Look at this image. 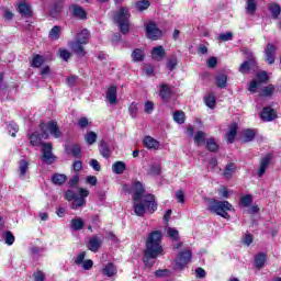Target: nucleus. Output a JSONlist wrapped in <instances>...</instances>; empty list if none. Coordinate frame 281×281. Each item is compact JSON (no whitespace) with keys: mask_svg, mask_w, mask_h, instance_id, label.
<instances>
[{"mask_svg":"<svg viewBox=\"0 0 281 281\" xmlns=\"http://www.w3.org/2000/svg\"><path fill=\"white\" fill-rule=\"evenodd\" d=\"M132 190L134 192L133 201L134 213L136 214V216H144V214H146V210L150 214L157 212V202H155V195H144V184H142V182H134Z\"/></svg>","mask_w":281,"mask_h":281,"instance_id":"f257e3e1","label":"nucleus"},{"mask_svg":"<svg viewBox=\"0 0 281 281\" xmlns=\"http://www.w3.org/2000/svg\"><path fill=\"white\" fill-rule=\"evenodd\" d=\"M161 238L162 235L159 231H155L148 235L145 250L146 258H157V256H161V254H164Z\"/></svg>","mask_w":281,"mask_h":281,"instance_id":"f03ea898","label":"nucleus"},{"mask_svg":"<svg viewBox=\"0 0 281 281\" xmlns=\"http://www.w3.org/2000/svg\"><path fill=\"white\" fill-rule=\"evenodd\" d=\"M114 22L120 27L122 34H128L131 30V11H128V8L121 7L114 14Z\"/></svg>","mask_w":281,"mask_h":281,"instance_id":"7ed1b4c3","label":"nucleus"},{"mask_svg":"<svg viewBox=\"0 0 281 281\" xmlns=\"http://www.w3.org/2000/svg\"><path fill=\"white\" fill-rule=\"evenodd\" d=\"M78 194L76 192L68 190L65 193L66 201H74L71 203V210H78V207H85L87 205V196H89V190L79 188L78 189Z\"/></svg>","mask_w":281,"mask_h":281,"instance_id":"20e7f679","label":"nucleus"},{"mask_svg":"<svg viewBox=\"0 0 281 281\" xmlns=\"http://www.w3.org/2000/svg\"><path fill=\"white\" fill-rule=\"evenodd\" d=\"M90 36L91 33L87 29H83L79 34H77L76 41L69 44L72 52L78 54V56H85L87 53L85 52L83 45L89 43Z\"/></svg>","mask_w":281,"mask_h":281,"instance_id":"39448f33","label":"nucleus"},{"mask_svg":"<svg viewBox=\"0 0 281 281\" xmlns=\"http://www.w3.org/2000/svg\"><path fill=\"white\" fill-rule=\"evenodd\" d=\"M209 210L217 214V216H222V218L229 220V213L227 212H232L233 206L227 201L210 200Z\"/></svg>","mask_w":281,"mask_h":281,"instance_id":"423d86ee","label":"nucleus"},{"mask_svg":"<svg viewBox=\"0 0 281 281\" xmlns=\"http://www.w3.org/2000/svg\"><path fill=\"white\" fill-rule=\"evenodd\" d=\"M55 137V139H58L63 135L60 132V128H58V124L54 121L48 122L47 124H42V137L43 139H47V137Z\"/></svg>","mask_w":281,"mask_h":281,"instance_id":"0eeeda50","label":"nucleus"},{"mask_svg":"<svg viewBox=\"0 0 281 281\" xmlns=\"http://www.w3.org/2000/svg\"><path fill=\"white\" fill-rule=\"evenodd\" d=\"M146 36L150 41H159V38H161L162 36V32L161 30H159V27H157V24H155V22H149L146 25Z\"/></svg>","mask_w":281,"mask_h":281,"instance_id":"6e6552de","label":"nucleus"},{"mask_svg":"<svg viewBox=\"0 0 281 281\" xmlns=\"http://www.w3.org/2000/svg\"><path fill=\"white\" fill-rule=\"evenodd\" d=\"M244 54L248 55L249 60H246L240 65L239 71L240 74H248L250 69L256 68V58H254V55H251L249 49H244Z\"/></svg>","mask_w":281,"mask_h":281,"instance_id":"1a4fd4ad","label":"nucleus"},{"mask_svg":"<svg viewBox=\"0 0 281 281\" xmlns=\"http://www.w3.org/2000/svg\"><path fill=\"white\" fill-rule=\"evenodd\" d=\"M190 260H192V251H190V249H186L184 251L180 252L176 258L177 269H181L182 267H186V265H188Z\"/></svg>","mask_w":281,"mask_h":281,"instance_id":"9d476101","label":"nucleus"},{"mask_svg":"<svg viewBox=\"0 0 281 281\" xmlns=\"http://www.w3.org/2000/svg\"><path fill=\"white\" fill-rule=\"evenodd\" d=\"M42 151H43L42 159H43L44 164H47L48 166L54 164L56 157L54 156V154H52V144L44 143Z\"/></svg>","mask_w":281,"mask_h":281,"instance_id":"9b49d317","label":"nucleus"},{"mask_svg":"<svg viewBox=\"0 0 281 281\" xmlns=\"http://www.w3.org/2000/svg\"><path fill=\"white\" fill-rule=\"evenodd\" d=\"M103 240H104V237L92 236L89 238L87 247L90 251H93L94 254H97V251H99L100 248L102 247Z\"/></svg>","mask_w":281,"mask_h":281,"instance_id":"f8f14e48","label":"nucleus"},{"mask_svg":"<svg viewBox=\"0 0 281 281\" xmlns=\"http://www.w3.org/2000/svg\"><path fill=\"white\" fill-rule=\"evenodd\" d=\"M271 166V155H266L265 157L261 158L259 162V169H258V177H262L266 172L267 169Z\"/></svg>","mask_w":281,"mask_h":281,"instance_id":"ddd939ff","label":"nucleus"},{"mask_svg":"<svg viewBox=\"0 0 281 281\" xmlns=\"http://www.w3.org/2000/svg\"><path fill=\"white\" fill-rule=\"evenodd\" d=\"M266 63L273 65L276 63V46L271 43L265 48Z\"/></svg>","mask_w":281,"mask_h":281,"instance_id":"4468645a","label":"nucleus"},{"mask_svg":"<svg viewBox=\"0 0 281 281\" xmlns=\"http://www.w3.org/2000/svg\"><path fill=\"white\" fill-rule=\"evenodd\" d=\"M159 95L164 102H168V100L172 98V87L168 86L167 83H161L159 86Z\"/></svg>","mask_w":281,"mask_h":281,"instance_id":"2eb2a0df","label":"nucleus"},{"mask_svg":"<svg viewBox=\"0 0 281 281\" xmlns=\"http://www.w3.org/2000/svg\"><path fill=\"white\" fill-rule=\"evenodd\" d=\"M260 117L263 120V122H273L278 115L276 114V110L271 109L270 106H266L262 109Z\"/></svg>","mask_w":281,"mask_h":281,"instance_id":"dca6fc26","label":"nucleus"},{"mask_svg":"<svg viewBox=\"0 0 281 281\" xmlns=\"http://www.w3.org/2000/svg\"><path fill=\"white\" fill-rule=\"evenodd\" d=\"M27 170H30V161H27L26 159H21L19 161V177L20 179H25V176L27 175Z\"/></svg>","mask_w":281,"mask_h":281,"instance_id":"f3484780","label":"nucleus"},{"mask_svg":"<svg viewBox=\"0 0 281 281\" xmlns=\"http://www.w3.org/2000/svg\"><path fill=\"white\" fill-rule=\"evenodd\" d=\"M193 142L196 146H203L207 142V134L203 131H199L193 136Z\"/></svg>","mask_w":281,"mask_h":281,"instance_id":"a211bd4d","label":"nucleus"},{"mask_svg":"<svg viewBox=\"0 0 281 281\" xmlns=\"http://www.w3.org/2000/svg\"><path fill=\"white\" fill-rule=\"evenodd\" d=\"M106 100L110 102V104H116L117 103V88L115 86H112L106 91Z\"/></svg>","mask_w":281,"mask_h":281,"instance_id":"6ab92c4d","label":"nucleus"},{"mask_svg":"<svg viewBox=\"0 0 281 281\" xmlns=\"http://www.w3.org/2000/svg\"><path fill=\"white\" fill-rule=\"evenodd\" d=\"M164 56H166L164 46H156L151 49V58H154V60H164Z\"/></svg>","mask_w":281,"mask_h":281,"instance_id":"aec40b11","label":"nucleus"},{"mask_svg":"<svg viewBox=\"0 0 281 281\" xmlns=\"http://www.w3.org/2000/svg\"><path fill=\"white\" fill-rule=\"evenodd\" d=\"M70 12L77 19H87V11L82 7L74 4L70 7Z\"/></svg>","mask_w":281,"mask_h":281,"instance_id":"412c9836","label":"nucleus"},{"mask_svg":"<svg viewBox=\"0 0 281 281\" xmlns=\"http://www.w3.org/2000/svg\"><path fill=\"white\" fill-rule=\"evenodd\" d=\"M18 11L20 12V14H22L23 16H32V8L30 7V4L25 1H22L19 3L18 5Z\"/></svg>","mask_w":281,"mask_h":281,"instance_id":"4be33fe9","label":"nucleus"},{"mask_svg":"<svg viewBox=\"0 0 281 281\" xmlns=\"http://www.w3.org/2000/svg\"><path fill=\"white\" fill-rule=\"evenodd\" d=\"M216 87L218 89H226L227 88V75L220 72L215 76Z\"/></svg>","mask_w":281,"mask_h":281,"instance_id":"5701e85b","label":"nucleus"},{"mask_svg":"<svg viewBox=\"0 0 281 281\" xmlns=\"http://www.w3.org/2000/svg\"><path fill=\"white\" fill-rule=\"evenodd\" d=\"M103 274L108 278H113L117 273V268L112 262L105 265L102 270Z\"/></svg>","mask_w":281,"mask_h":281,"instance_id":"b1692460","label":"nucleus"},{"mask_svg":"<svg viewBox=\"0 0 281 281\" xmlns=\"http://www.w3.org/2000/svg\"><path fill=\"white\" fill-rule=\"evenodd\" d=\"M144 144H145L146 148H153L154 150H157L160 146L159 142H157L151 136H146L144 138Z\"/></svg>","mask_w":281,"mask_h":281,"instance_id":"393cba45","label":"nucleus"},{"mask_svg":"<svg viewBox=\"0 0 281 281\" xmlns=\"http://www.w3.org/2000/svg\"><path fill=\"white\" fill-rule=\"evenodd\" d=\"M60 34H63V29L56 25L49 31L48 38L50 41H58V38H60Z\"/></svg>","mask_w":281,"mask_h":281,"instance_id":"a878e982","label":"nucleus"},{"mask_svg":"<svg viewBox=\"0 0 281 281\" xmlns=\"http://www.w3.org/2000/svg\"><path fill=\"white\" fill-rule=\"evenodd\" d=\"M70 227L75 232H80V229L85 227V221H82L81 217H75L70 221Z\"/></svg>","mask_w":281,"mask_h":281,"instance_id":"bb28decb","label":"nucleus"},{"mask_svg":"<svg viewBox=\"0 0 281 281\" xmlns=\"http://www.w3.org/2000/svg\"><path fill=\"white\" fill-rule=\"evenodd\" d=\"M83 139L86 143H88L89 146H93L95 142H98V134L95 132H88L85 134Z\"/></svg>","mask_w":281,"mask_h":281,"instance_id":"cd10ccee","label":"nucleus"},{"mask_svg":"<svg viewBox=\"0 0 281 281\" xmlns=\"http://www.w3.org/2000/svg\"><path fill=\"white\" fill-rule=\"evenodd\" d=\"M265 262H267V255L258 254L255 257V267H257V269H262V267H265Z\"/></svg>","mask_w":281,"mask_h":281,"instance_id":"c85d7f7f","label":"nucleus"},{"mask_svg":"<svg viewBox=\"0 0 281 281\" xmlns=\"http://www.w3.org/2000/svg\"><path fill=\"white\" fill-rule=\"evenodd\" d=\"M100 153L102 157H111V148L109 147V144L104 140L100 142Z\"/></svg>","mask_w":281,"mask_h":281,"instance_id":"c756f323","label":"nucleus"},{"mask_svg":"<svg viewBox=\"0 0 281 281\" xmlns=\"http://www.w3.org/2000/svg\"><path fill=\"white\" fill-rule=\"evenodd\" d=\"M258 8V3L256 2V0H247L246 2V12L248 14H256V10Z\"/></svg>","mask_w":281,"mask_h":281,"instance_id":"7c9ffc66","label":"nucleus"},{"mask_svg":"<svg viewBox=\"0 0 281 281\" xmlns=\"http://www.w3.org/2000/svg\"><path fill=\"white\" fill-rule=\"evenodd\" d=\"M204 104L209 108V109H214V106H216V97L212 93L207 94L204 97Z\"/></svg>","mask_w":281,"mask_h":281,"instance_id":"2f4dec72","label":"nucleus"},{"mask_svg":"<svg viewBox=\"0 0 281 281\" xmlns=\"http://www.w3.org/2000/svg\"><path fill=\"white\" fill-rule=\"evenodd\" d=\"M42 139H43V134H38V132H34L30 136V142H31L32 146H41Z\"/></svg>","mask_w":281,"mask_h":281,"instance_id":"473e14b6","label":"nucleus"},{"mask_svg":"<svg viewBox=\"0 0 281 281\" xmlns=\"http://www.w3.org/2000/svg\"><path fill=\"white\" fill-rule=\"evenodd\" d=\"M52 181L55 186H63V183H65V181H67V176H65L63 173H55L52 177Z\"/></svg>","mask_w":281,"mask_h":281,"instance_id":"72a5a7b5","label":"nucleus"},{"mask_svg":"<svg viewBox=\"0 0 281 281\" xmlns=\"http://www.w3.org/2000/svg\"><path fill=\"white\" fill-rule=\"evenodd\" d=\"M274 91H276V86L269 85L261 89L260 95H262L263 98H269V97L273 95Z\"/></svg>","mask_w":281,"mask_h":281,"instance_id":"f704fd0d","label":"nucleus"},{"mask_svg":"<svg viewBox=\"0 0 281 281\" xmlns=\"http://www.w3.org/2000/svg\"><path fill=\"white\" fill-rule=\"evenodd\" d=\"M237 131H238V125L236 123L232 124L229 132L227 134V142H229V144H232V142H234V139H236Z\"/></svg>","mask_w":281,"mask_h":281,"instance_id":"c9c22d12","label":"nucleus"},{"mask_svg":"<svg viewBox=\"0 0 281 281\" xmlns=\"http://www.w3.org/2000/svg\"><path fill=\"white\" fill-rule=\"evenodd\" d=\"M236 172V165L233 162L228 164L224 169L225 179H232V176Z\"/></svg>","mask_w":281,"mask_h":281,"instance_id":"e433bc0d","label":"nucleus"},{"mask_svg":"<svg viewBox=\"0 0 281 281\" xmlns=\"http://www.w3.org/2000/svg\"><path fill=\"white\" fill-rule=\"evenodd\" d=\"M132 60H134V63H142V60H144V50L139 48L134 49L132 53Z\"/></svg>","mask_w":281,"mask_h":281,"instance_id":"4c0bfd02","label":"nucleus"},{"mask_svg":"<svg viewBox=\"0 0 281 281\" xmlns=\"http://www.w3.org/2000/svg\"><path fill=\"white\" fill-rule=\"evenodd\" d=\"M256 137V131L254 130H245L243 132V139L244 142H254V138Z\"/></svg>","mask_w":281,"mask_h":281,"instance_id":"58836bf2","label":"nucleus"},{"mask_svg":"<svg viewBox=\"0 0 281 281\" xmlns=\"http://www.w3.org/2000/svg\"><path fill=\"white\" fill-rule=\"evenodd\" d=\"M112 170L115 175H122V172H124V170H126V165L122 161H116L112 166Z\"/></svg>","mask_w":281,"mask_h":281,"instance_id":"ea45409f","label":"nucleus"},{"mask_svg":"<svg viewBox=\"0 0 281 281\" xmlns=\"http://www.w3.org/2000/svg\"><path fill=\"white\" fill-rule=\"evenodd\" d=\"M206 148L211 153H216V150H218V144L216 143V139H214L212 137L207 138L206 139Z\"/></svg>","mask_w":281,"mask_h":281,"instance_id":"a19ab883","label":"nucleus"},{"mask_svg":"<svg viewBox=\"0 0 281 281\" xmlns=\"http://www.w3.org/2000/svg\"><path fill=\"white\" fill-rule=\"evenodd\" d=\"M66 150L68 155H72L74 157H80V153H81L80 145H72L68 147Z\"/></svg>","mask_w":281,"mask_h":281,"instance_id":"79ce46f5","label":"nucleus"},{"mask_svg":"<svg viewBox=\"0 0 281 281\" xmlns=\"http://www.w3.org/2000/svg\"><path fill=\"white\" fill-rule=\"evenodd\" d=\"M268 8H269L273 19H278V16H280V12H281L280 5H278L276 3H270Z\"/></svg>","mask_w":281,"mask_h":281,"instance_id":"37998d69","label":"nucleus"},{"mask_svg":"<svg viewBox=\"0 0 281 281\" xmlns=\"http://www.w3.org/2000/svg\"><path fill=\"white\" fill-rule=\"evenodd\" d=\"M148 8H150V1L148 0H142L136 2V9L138 10V12H144V10H148Z\"/></svg>","mask_w":281,"mask_h":281,"instance_id":"c03bdc74","label":"nucleus"},{"mask_svg":"<svg viewBox=\"0 0 281 281\" xmlns=\"http://www.w3.org/2000/svg\"><path fill=\"white\" fill-rule=\"evenodd\" d=\"M43 63H45V58L41 55L33 56L32 67H42Z\"/></svg>","mask_w":281,"mask_h":281,"instance_id":"a18cd8bd","label":"nucleus"},{"mask_svg":"<svg viewBox=\"0 0 281 281\" xmlns=\"http://www.w3.org/2000/svg\"><path fill=\"white\" fill-rule=\"evenodd\" d=\"M128 113H130L131 117H133V119L137 117V113H139V106L137 105V103H135V102L131 103V105L128 108Z\"/></svg>","mask_w":281,"mask_h":281,"instance_id":"49530a36","label":"nucleus"},{"mask_svg":"<svg viewBox=\"0 0 281 281\" xmlns=\"http://www.w3.org/2000/svg\"><path fill=\"white\" fill-rule=\"evenodd\" d=\"M173 120L177 122V124H183V122H186V113L179 111L175 112Z\"/></svg>","mask_w":281,"mask_h":281,"instance_id":"de8ad7c7","label":"nucleus"},{"mask_svg":"<svg viewBox=\"0 0 281 281\" xmlns=\"http://www.w3.org/2000/svg\"><path fill=\"white\" fill-rule=\"evenodd\" d=\"M252 202H254V198L250 194L244 195L240 199V203L241 205H244V207H249Z\"/></svg>","mask_w":281,"mask_h":281,"instance_id":"09e8293b","label":"nucleus"},{"mask_svg":"<svg viewBox=\"0 0 281 281\" xmlns=\"http://www.w3.org/2000/svg\"><path fill=\"white\" fill-rule=\"evenodd\" d=\"M8 128H9V133H10L11 137H16V133H19V125L14 122H11L8 125Z\"/></svg>","mask_w":281,"mask_h":281,"instance_id":"8fccbe9b","label":"nucleus"},{"mask_svg":"<svg viewBox=\"0 0 281 281\" xmlns=\"http://www.w3.org/2000/svg\"><path fill=\"white\" fill-rule=\"evenodd\" d=\"M167 235L173 240H179V231H177L176 228H167Z\"/></svg>","mask_w":281,"mask_h":281,"instance_id":"3c124183","label":"nucleus"},{"mask_svg":"<svg viewBox=\"0 0 281 281\" xmlns=\"http://www.w3.org/2000/svg\"><path fill=\"white\" fill-rule=\"evenodd\" d=\"M3 236L7 245H14V235L12 234V232H5Z\"/></svg>","mask_w":281,"mask_h":281,"instance_id":"603ef678","label":"nucleus"},{"mask_svg":"<svg viewBox=\"0 0 281 281\" xmlns=\"http://www.w3.org/2000/svg\"><path fill=\"white\" fill-rule=\"evenodd\" d=\"M58 55L63 60H69L71 58V53L65 48H59Z\"/></svg>","mask_w":281,"mask_h":281,"instance_id":"864d4df0","label":"nucleus"},{"mask_svg":"<svg viewBox=\"0 0 281 281\" xmlns=\"http://www.w3.org/2000/svg\"><path fill=\"white\" fill-rule=\"evenodd\" d=\"M269 80V76L267 75V71H261L257 74V81L262 85V82H267Z\"/></svg>","mask_w":281,"mask_h":281,"instance_id":"5fc2aeb1","label":"nucleus"},{"mask_svg":"<svg viewBox=\"0 0 281 281\" xmlns=\"http://www.w3.org/2000/svg\"><path fill=\"white\" fill-rule=\"evenodd\" d=\"M258 87H260L259 81L252 80L248 86V91H250V93H256L258 91Z\"/></svg>","mask_w":281,"mask_h":281,"instance_id":"6e6d98bb","label":"nucleus"},{"mask_svg":"<svg viewBox=\"0 0 281 281\" xmlns=\"http://www.w3.org/2000/svg\"><path fill=\"white\" fill-rule=\"evenodd\" d=\"M176 199L178 203H186V193L183 192V190L176 191Z\"/></svg>","mask_w":281,"mask_h":281,"instance_id":"4d7b16f0","label":"nucleus"},{"mask_svg":"<svg viewBox=\"0 0 281 281\" xmlns=\"http://www.w3.org/2000/svg\"><path fill=\"white\" fill-rule=\"evenodd\" d=\"M177 57H170L168 59V63H167V69H169L170 71H172V69H175V67H177Z\"/></svg>","mask_w":281,"mask_h":281,"instance_id":"13d9d810","label":"nucleus"},{"mask_svg":"<svg viewBox=\"0 0 281 281\" xmlns=\"http://www.w3.org/2000/svg\"><path fill=\"white\" fill-rule=\"evenodd\" d=\"M156 278H168L170 276V270L165 269V270H157L155 272Z\"/></svg>","mask_w":281,"mask_h":281,"instance_id":"bf43d9fd","label":"nucleus"},{"mask_svg":"<svg viewBox=\"0 0 281 281\" xmlns=\"http://www.w3.org/2000/svg\"><path fill=\"white\" fill-rule=\"evenodd\" d=\"M77 125L79 128H87L89 126V119L87 117H81L78 120Z\"/></svg>","mask_w":281,"mask_h":281,"instance_id":"052dcab7","label":"nucleus"},{"mask_svg":"<svg viewBox=\"0 0 281 281\" xmlns=\"http://www.w3.org/2000/svg\"><path fill=\"white\" fill-rule=\"evenodd\" d=\"M153 111H155V103H153L151 101H147L145 103V113H148V115H150Z\"/></svg>","mask_w":281,"mask_h":281,"instance_id":"680f3d73","label":"nucleus"},{"mask_svg":"<svg viewBox=\"0 0 281 281\" xmlns=\"http://www.w3.org/2000/svg\"><path fill=\"white\" fill-rule=\"evenodd\" d=\"M87 252L82 251L75 258V265H82L85 262V257Z\"/></svg>","mask_w":281,"mask_h":281,"instance_id":"e2e57ef3","label":"nucleus"},{"mask_svg":"<svg viewBox=\"0 0 281 281\" xmlns=\"http://www.w3.org/2000/svg\"><path fill=\"white\" fill-rule=\"evenodd\" d=\"M232 38H234V35L231 32L223 33L220 35V41L223 42L232 41Z\"/></svg>","mask_w":281,"mask_h":281,"instance_id":"0e129e2a","label":"nucleus"},{"mask_svg":"<svg viewBox=\"0 0 281 281\" xmlns=\"http://www.w3.org/2000/svg\"><path fill=\"white\" fill-rule=\"evenodd\" d=\"M81 267H82V269H85V271H89V269H91L93 267V260L88 259V260L83 261L81 263Z\"/></svg>","mask_w":281,"mask_h":281,"instance_id":"69168bd1","label":"nucleus"},{"mask_svg":"<svg viewBox=\"0 0 281 281\" xmlns=\"http://www.w3.org/2000/svg\"><path fill=\"white\" fill-rule=\"evenodd\" d=\"M86 182L89 183V186H98V178L95 176H88Z\"/></svg>","mask_w":281,"mask_h":281,"instance_id":"338daca9","label":"nucleus"},{"mask_svg":"<svg viewBox=\"0 0 281 281\" xmlns=\"http://www.w3.org/2000/svg\"><path fill=\"white\" fill-rule=\"evenodd\" d=\"M35 281H45V274L42 271H37L33 274Z\"/></svg>","mask_w":281,"mask_h":281,"instance_id":"774afa93","label":"nucleus"}]
</instances>
